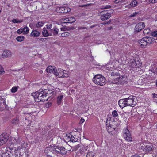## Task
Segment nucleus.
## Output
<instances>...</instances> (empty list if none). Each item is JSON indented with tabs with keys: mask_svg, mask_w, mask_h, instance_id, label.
Returning <instances> with one entry per match:
<instances>
[{
	"mask_svg": "<svg viewBox=\"0 0 157 157\" xmlns=\"http://www.w3.org/2000/svg\"><path fill=\"white\" fill-rule=\"evenodd\" d=\"M67 151V150L64 147L57 146L47 147L44 150V153L48 157H53V155L55 154L63 155H65Z\"/></svg>",
	"mask_w": 157,
	"mask_h": 157,
	"instance_id": "1",
	"label": "nucleus"
},
{
	"mask_svg": "<svg viewBox=\"0 0 157 157\" xmlns=\"http://www.w3.org/2000/svg\"><path fill=\"white\" fill-rule=\"evenodd\" d=\"M50 91L47 89L39 90L35 93H33L32 95L33 96L36 101L39 102L41 101H47L48 98L47 95L51 94Z\"/></svg>",
	"mask_w": 157,
	"mask_h": 157,
	"instance_id": "2",
	"label": "nucleus"
},
{
	"mask_svg": "<svg viewBox=\"0 0 157 157\" xmlns=\"http://www.w3.org/2000/svg\"><path fill=\"white\" fill-rule=\"evenodd\" d=\"M93 82L98 85L102 86L105 84L104 77L100 74L95 75L93 78Z\"/></svg>",
	"mask_w": 157,
	"mask_h": 157,
	"instance_id": "3",
	"label": "nucleus"
},
{
	"mask_svg": "<svg viewBox=\"0 0 157 157\" xmlns=\"http://www.w3.org/2000/svg\"><path fill=\"white\" fill-rule=\"evenodd\" d=\"M155 39L153 37H145L138 41V43L141 47L146 46L147 43H152L155 40Z\"/></svg>",
	"mask_w": 157,
	"mask_h": 157,
	"instance_id": "4",
	"label": "nucleus"
},
{
	"mask_svg": "<svg viewBox=\"0 0 157 157\" xmlns=\"http://www.w3.org/2000/svg\"><path fill=\"white\" fill-rule=\"evenodd\" d=\"M47 29L48 31L52 35L56 36L58 33L59 29H57L54 24H48L46 25Z\"/></svg>",
	"mask_w": 157,
	"mask_h": 157,
	"instance_id": "5",
	"label": "nucleus"
},
{
	"mask_svg": "<svg viewBox=\"0 0 157 157\" xmlns=\"http://www.w3.org/2000/svg\"><path fill=\"white\" fill-rule=\"evenodd\" d=\"M136 98L132 96L125 98L127 106H134L136 104Z\"/></svg>",
	"mask_w": 157,
	"mask_h": 157,
	"instance_id": "6",
	"label": "nucleus"
},
{
	"mask_svg": "<svg viewBox=\"0 0 157 157\" xmlns=\"http://www.w3.org/2000/svg\"><path fill=\"white\" fill-rule=\"evenodd\" d=\"M123 134L124 139L128 142H131L132 138L129 130L126 128H124L123 131Z\"/></svg>",
	"mask_w": 157,
	"mask_h": 157,
	"instance_id": "7",
	"label": "nucleus"
},
{
	"mask_svg": "<svg viewBox=\"0 0 157 157\" xmlns=\"http://www.w3.org/2000/svg\"><path fill=\"white\" fill-rule=\"evenodd\" d=\"M140 63L139 60L136 61L134 59H131L128 63V65L132 68H137L140 66Z\"/></svg>",
	"mask_w": 157,
	"mask_h": 157,
	"instance_id": "8",
	"label": "nucleus"
},
{
	"mask_svg": "<svg viewBox=\"0 0 157 157\" xmlns=\"http://www.w3.org/2000/svg\"><path fill=\"white\" fill-rule=\"evenodd\" d=\"M8 148L10 149L11 150H13L12 148L3 147L0 150V157H10V155L7 152Z\"/></svg>",
	"mask_w": 157,
	"mask_h": 157,
	"instance_id": "9",
	"label": "nucleus"
},
{
	"mask_svg": "<svg viewBox=\"0 0 157 157\" xmlns=\"http://www.w3.org/2000/svg\"><path fill=\"white\" fill-rule=\"evenodd\" d=\"M145 26L144 22H140L137 24L134 28L135 32H138L142 30Z\"/></svg>",
	"mask_w": 157,
	"mask_h": 157,
	"instance_id": "10",
	"label": "nucleus"
},
{
	"mask_svg": "<svg viewBox=\"0 0 157 157\" xmlns=\"http://www.w3.org/2000/svg\"><path fill=\"white\" fill-rule=\"evenodd\" d=\"M106 12L105 11H102L101 12L102 15L101 16L100 18L102 21L106 20L111 16L110 13Z\"/></svg>",
	"mask_w": 157,
	"mask_h": 157,
	"instance_id": "11",
	"label": "nucleus"
},
{
	"mask_svg": "<svg viewBox=\"0 0 157 157\" xmlns=\"http://www.w3.org/2000/svg\"><path fill=\"white\" fill-rule=\"evenodd\" d=\"M152 145L150 144H148L142 147L141 149H142L143 151H145L146 152H148L152 150Z\"/></svg>",
	"mask_w": 157,
	"mask_h": 157,
	"instance_id": "12",
	"label": "nucleus"
},
{
	"mask_svg": "<svg viewBox=\"0 0 157 157\" xmlns=\"http://www.w3.org/2000/svg\"><path fill=\"white\" fill-rule=\"evenodd\" d=\"M12 54L11 51L8 50H4L2 55V57L3 58H6L10 56Z\"/></svg>",
	"mask_w": 157,
	"mask_h": 157,
	"instance_id": "13",
	"label": "nucleus"
},
{
	"mask_svg": "<svg viewBox=\"0 0 157 157\" xmlns=\"http://www.w3.org/2000/svg\"><path fill=\"white\" fill-rule=\"evenodd\" d=\"M57 70L54 66H49L46 68L47 72L49 73H53L55 75V72H56Z\"/></svg>",
	"mask_w": 157,
	"mask_h": 157,
	"instance_id": "14",
	"label": "nucleus"
},
{
	"mask_svg": "<svg viewBox=\"0 0 157 157\" xmlns=\"http://www.w3.org/2000/svg\"><path fill=\"white\" fill-rule=\"evenodd\" d=\"M126 103V102L125 98L124 99H120L119 100L118 102V104L120 107L122 108L127 106V105Z\"/></svg>",
	"mask_w": 157,
	"mask_h": 157,
	"instance_id": "15",
	"label": "nucleus"
},
{
	"mask_svg": "<svg viewBox=\"0 0 157 157\" xmlns=\"http://www.w3.org/2000/svg\"><path fill=\"white\" fill-rule=\"evenodd\" d=\"M8 140V136L5 134H3L0 135V140L4 144Z\"/></svg>",
	"mask_w": 157,
	"mask_h": 157,
	"instance_id": "16",
	"label": "nucleus"
},
{
	"mask_svg": "<svg viewBox=\"0 0 157 157\" xmlns=\"http://www.w3.org/2000/svg\"><path fill=\"white\" fill-rule=\"evenodd\" d=\"M17 138H18V139H16L15 138H13V142H12V140H9L8 142L7 143L8 144V145H11L13 144H19L20 142V140L19 137H18Z\"/></svg>",
	"mask_w": 157,
	"mask_h": 157,
	"instance_id": "17",
	"label": "nucleus"
},
{
	"mask_svg": "<svg viewBox=\"0 0 157 157\" xmlns=\"http://www.w3.org/2000/svg\"><path fill=\"white\" fill-rule=\"evenodd\" d=\"M42 34L44 37H47L52 36L51 33L48 31V30H46L45 28H43L42 31Z\"/></svg>",
	"mask_w": 157,
	"mask_h": 157,
	"instance_id": "18",
	"label": "nucleus"
},
{
	"mask_svg": "<svg viewBox=\"0 0 157 157\" xmlns=\"http://www.w3.org/2000/svg\"><path fill=\"white\" fill-rule=\"evenodd\" d=\"M67 137L70 138V140L72 142H76L78 140V139L76 136H73L69 134L67 135Z\"/></svg>",
	"mask_w": 157,
	"mask_h": 157,
	"instance_id": "19",
	"label": "nucleus"
},
{
	"mask_svg": "<svg viewBox=\"0 0 157 157\" xmlns=\"http://www.w3.org/2000/svg\"><path fill=\"white\" fill-rule=\"evenodd\" d=\"M59 72L56 70V72H55V75L58 76L59 77H62L63 76V71L62 69H60V70H58Z\"/></svg>",
	"mask_w": 157,
	"mask_h": 157,
	"instance_id": "20",
	"label": "nucleus"
},
{
	"mask_svg": "<svg viewBox=\"0 0 157 157\" xmlns=\"http://www.w3.org/2000/svg\"><path fill=\"white\" fill-rule=\"evenodd\" d=\"M40 34L39 32L36 30H33L31 33V36L33 37H38Z\"/></svg>",
	"mask_w": 157,
	"mask_h": 157,
	"instance_id": "21",
	"label": "nucleus"
},
{
	"mask_svg": "<svg viewBox=\"0 0 157 157\" xmlns=\"http://www.w3.org/2000/svg\"><path fill=\"white\" fill-rule=\"evenodd\" d=\"M63 95H59L58 96L57 100V103L58 105H59L62 102V100L63 98Z\"/></svg>",
	"mask_w": 157,
	"mask_h": 157,
	"instance_id": "22",
	"label": "nucleus"
},
{
	"mask_svg": "<svg viewBox=\"0 0 157 157\" xmlns=\"http://www.w3.org/2000/svg\"><path fill=\"white\" fill-rule=\"evenodd\" d=\"M67 18L68 23H71L75 21V19L74 17H67Z\"/></svg>",
	"mask_w": 157,
	"mask_h": 157,
	"instance_id": "23",
	"label": "nucleus"
},
{
	"mask_svg": "<svg viewBox=\"0 0 157 157\" xmlns=\"http://www.w3.org/2000/svg\"><path fill=\"white\" fill-rule=\"evenodd\" d=\"M138 4V1L137 0H132L130 3L131 6L135 7Z\"/></svg>",
	"mask_w": 157,
	"mask_h": 157,
	"instance_id": "24",
	"label": "nucleus"
},
{
	"mask_svg": "<svg viewBox=\"0 0 157 157\" xmlns=\"http://www.w3.org/2000/svg\"><path fill=\"white\" fill-rule=\"evenodd\" d=\"M64 7H58L56 9V11L59 13H63L64 10Z\"/></svg>",
	"mask_w": 157,
	"mask_h": 157,
	"instance_id": "25",
	"label": "nucleus"
},
{
	"mask_svg": "<svg viewBox=\"0 0 157 157\" xmlns=\"http://www.w3.org/2000/svg\"><path fill=\"white\" fill-rule=\"evenodd\" d=\"M25 37L23 36H19L17 37L16 39L17 41L18 42H21L24 40Z\"/></svg>",
	"mask_w": 157,
	"mask_h": 157,
	"instance_id": "26",
	"label": "nucleus"
},
{
	"mask_svg": "<svg viewBox=\"0 0 157 157\" xmlns=\"http://www.w3.org/2000/svg\"><path fill=\"white\" fill-rule=\"evenodd\" d=\"M23 33L24 34H27L29 32V29L27 27H25L23 29Z\"/></svg>",
	"mask_w": 157,
	"mask_h": 157,
	"instance_id": "27",
	"label": "nucleus"
},
{
	"mask_svg": "<svg viewBox=\"0 0 157 157\" xmlns=\"http://www.w3.org/2000/svg\"><path fill=\"white\" fill-rule=\"evenodd\" d=\"M150 32V30L149 29H146L143 31V33L144 35H146L148 34Z\"/></svg>",
	"mask_w": 157,
	"mask_h": 157,
	"instance_id": "28",
	"label": "nucleus"
},
{
	"mask_svg": "<svg viewBox=\"0 0 157 157\" xmlns=\"http://www.w3.org/2000/svg\"><path fill=\"white\" fill-rule=\"evenodd\" d=\"M64 10L63 11V13H66L68 12H69L71 11V9L67 7H64Z\"/></svg>",
	"mask_w": 157,
	"mask_h": 157,
	"instance_id": "29",
	"label": "nucleus"
},
{
	"mask_svg": "<svg viewBox=\"0 0 157 157\" xmlns=\"http://www.w3.org/2000/svg\"><path fill=\"white\" fill-rule=\"evenodd\" d=\"M69 35L70 33L67 32H64L61 34V36L63 37H66L69 36Z\"/></svg>",
	"mask_w": 157,
	"mask_h": 157,
	"instance_id": "30",
	"label": "nucleus"
},
{
	"mask_svg": "<svg viewBox=\"0 0 157 157\" xmlns=\"http://www.w3.org/2000/svg\"><path fill=\"white\" fill-rule=\"evenodd\" d=\"M18 120L17 117L14 118L12 121V124H17L18 122Z\"/></svg>",
	"mask_w": 157,
	"mask_h": 157,
	"instance_id": "31",
	"label": "nucleus"
},
{
	"mask_svg": "<svg viewBox=\"0 0 157 157\" xmlns=\"http://www.w3.org/2000/svg\"><path fill=\"white\" fill-rule=\"evenodd\" d=\"M44 25V23L42 21L39 22L36 24V26L37 28H40L42 27Z\"/></svg>",
	"mask_w": 157,
	"mask_h": 157,
	"instance_id": "32",
	"label": "nucleus"
},
{
	"mask_svg": "<svg viewBox=\"0 0 157 157\" xmlns=\"http://www.w3.org/2000/svg\"><path fill=\"white\" fill-rule=\"evenodd\" d=\"M23 21L22 20H18L17 19H13L12 20V22L14 23H21Z\"/></svg>",
	"mask_w": 157,
	"mask_h": 157,
	"instance_id": "33",
	"label": "nucleus"
},
{
	"mask_svg": "<svg viewBox=\"0 0 157 157\" xmlns=\"http://www.w3.org/2000/svg\"><path fill=\"white\" fill-rule=\"evenodd\" d=\"M94 153L93 152L88 153L86 155V157H94Z\"/></svg>",
	"mask_w": 157,
	"mask_h": 157,
	"instance_id": "34",
	"label": "nucleus"
},
{
	"mask_svg": "<svg viewBox=\"0 0 157 157\" xmlns=\"http://www.w3.org/2000/svg\"><path fill=\"white\" fill-rule=\"evenodd\" d=\"M68 20L67 17L63 18L61 19V22L63 23H68Z\"/></svg>",
	"mask_w": 157,
	"mask_h": 157,
	"instance_id": "35",
	"label": "nucleus"
},
{
	"mask_svg": "<svg viewBox=\"0 0 157 157\" xmlns=\"http://www.w3.org/2000/svg\"><path fill=\"white\" fill-rule=\"evenodd\" d=\"M112 114L113 117H117L118 115L116 110L113 111L112 112Z\"/></svg>",
	"mask_w": 157,
	"mask_h": 157,
	"instance_id": "36",
	"label": "nucleus"
},
{
	"mask_svg": "<svg viewBox=\"0 0 157 157\" xmlns=\"http://www.w3.org/2000/svg\"><path fill=\"white\" fill-rule=\"evenodd\" d=\"M151 35L152 36H157V31H155L152 32L151 33Z\"/></svg>",
	"mask_w": 157,
	"mask_h": 157,
	"instance_id": "37",
	"label": "nucleus"
},
{
	"mask_svg": "<svg viewBox=\"0 0 157 157\" xmlns=\"http://www.w3.org/2000/svg\"><path fill=\"white\" fill-rule=\"evenodd\" d=\"M17 88L16 87H13L11 89V92L12 93H15L17 91Z\"/></svg>",
	"mask_w": 157,
	"mask_h": 157,
	"instance_id": "38",
	"label": "nucleus"
},
{
	"mask_svg": "<svg viewBox=\"0 0 157 157\" xmlns=\"http://www.w3.org/2000/svg\"><path fill=\"white\" fill-rule=\"evenodd\" d=\"M4 73L5 71L2 66L0 65V74H4Z\"/></svg>",
	"mask_w": 157,
	"mask_h": 157,
	"instance_id": "39",
	"label": "nucleus"
},
{
	"mask_svg": "<svg viewBox=\"0 0 157 157\" xmlns=\"http://www.w3.org/2000/svg\"><path fill=\"white\" fill-rule=\"evenodd\" d=\"M68 76V75L67 73V71H64V72L63 71V78L67 77Z\"/></svg>",
	"mask_w": 157,
	"mask_h": 157,
	"instance_id": "40",
	"label": "nucleus"
},
{
	"mask_svg": "<svg viewBox=\"0 0 157 157\" xmlns=\"http://www.w3.org/2000/svg\"><path fill=\"white\" fill-rule=\"evenodd\" d=\"M123 1V0H116L114 1V3L116 4L122 3Z\"/></svg>",
	"mask_w": 157,
	"mask_h": 157,
	"instance_id": "41",
	"label": "nucleus"
},
{
	"mask_svg": "<svg viewBox=\"0 0 157 157\" xmlns=\"http://www.w3.org/2000/svg\"><path fill=\"white\" fill-rule=\"evenodd\" d=\"M23 29H19L17 31V33L19 34H20L23 32Z\"/></svg>",
	"mask_w": 157,
	"mask_h": 157,
	"instance_id": "42",
	"label": "nucleus"
},
{
	"mask_svg": "<svg viewBox=\"0 0 157 157\" xmlns=\"http://www.w3.org/2000/svg\"><path fill=\"white\" fill-rule=\"evenodd\" d=\"M139 14L138 12H135L131 15V17H134L137 15Z\"/></svg>",
	"mask_w": 157,
	"mask_h": 157,
	"instance_id": "43",
	"label": "nucleus"
},
{
	"mask_svg": "<svg viewBox=\"0 0 157 157\" xmlns=\"http://www.w3.org/2000/svg\"><path fill=\"white\" fill-rule=\"evenodd\" d=\"M46 40L47 39L45 38H40L39 39V40L42 42H45Z\"/></svg>",
	"mask_w": 157,
	"mask_h": 157,
	"instance_id": "44",
	"label": "nucleus"
},
{
	"mask_svg": "<svg viewBox=\"0 0 157 157\" xmlns=\"http://www.w3.org/2000/svg\"><path fill=\"white\" fill-rule=\"evenodd\" d=\"M150 3H154L157 2V0H149Z\"/></svg>",
	"mask_w": 157,
	"mask_h": 157,
	"instance_id": "45",
	"label": "nucleus"
},
{
	"mask_svg": "<svg viewBox=\"0 0 157 157\" xmlns=\"http://www.w3.org/2000/svg\"><path fill=\"white\" fill-rule=\"evenodd\" d=\"M122 77H119L116 78V79L117 80H120L121 81V80L123 78H124V76H122Z\"/></svg>",
	"mask_w": 157,
	"mask_h": 157,
	"instance_id": "46",
	"label": "nucleus"
},
{
	"mask_svg": "<svg viewBox=\"0 0 157 157\" xmlns=\"http://www.w3.org/2000/svg\"><path fill=\"white\" fill-rule=\"evenodd\" d=\"M153 96V98H157V94L155 93H152V94Z\"/></svg>",
	"mask_w": 157,
	"mask_h": 157,
	"instance_id": "47",
	"label": "nucleus"
},
{
	"mask_svg": "<svg viewBox=\"0 0 157 157\" xmlns=\"http://www.w3.org/2000/svg\"><path fill=\"white\" fill-rule=\"evenodd\" d=\"M86 28L85 27H80L78 28V29L79 30H82L83 29H86Z\"/></svg>",
	"mask_w": 157,
	"mask_h": 157,
	"instance_id": "48",
	"label": "nucleus"
},
{
	"mask_svg": "<svg viewBox=\"0 0 157 157\" xmlns=\"http://www.w3.org/2000/svg\"><path fill=\"white\" fill-rule=\"evenodd\" d=\"M111 7V6L110 5H106L104 7V9H107L110 8Z\"/></svg>",
	"mask_w": 157,
	"mask_h": 157,
	"instance_id": "49",
	"label": "nucleus"
},
{
	"mask_svg": "<svg viewBox=\"0 0 157 157\" xmlns=\"http://www.w3.org/2000/svg\"><path fill=\"white\" fill-rule=\"evenodd\" d=\"M131 5H130H130H126L125 6V7L126 8H130L131 7Z\"/></svg>",
	"mask_w": 157,
	"mask_h": 157,
	"instance_id": "50",
	"label": "nucleus"
},
{
	"mask_svg": "<svg viewBox=\"0 0 157 157\" xmlns=\"http://www.w3.org/2000/svg\"><path fill=\"white\" fill-rule=\"evenodd\" d=\"M61 30L62 31H65L66 29V28H61Z\"/></svg>",
	"mask_w": 157,
	"mask_h": 157,
	"instance_id": "51",
	"label": "nucleus"
},
{
	"mask_svg": "<svg viewBox=\"0 0 157 157\" xmlns=\"http://www.w3.org/2000/svg\"><path fill=\"white\" fill-rule=\"evenodd\" d=\"M96 25H94L90 26V28H92L93 27H95Z\"/></svg>",
	"mask_w": 157,
	"mask_h": 157,
	"instance_id": "52",
	"label": "nucleus"
},
{
	"mask_svg": "<svg viewBox=\"0 0 157 157\" xmlns=\"http://www.w3.org/2000/svg\"><path fill=\"white\" fill-rule=\"evenodd\" d=\"M85 120L84 119H82L80 121V122H82V123H83L84 122Z\"/></svg>",
	"mask_w": 157,
	"mask_h": 157,
	"instance_id": "53",
	"label": "nucleus"
},
{
	"mask_svg": "<svg viewBox=\"0 0 157 157\" xmlns=\"http://www.w3.org/2000/svg\"><path fill=\"white\" fill-rule=\"evenodd\" d=\"M3 144L2 143L1 141L0 140V146L3 145Z\"/></svg>",
	"mask_w": 157,
	"mask_h": 157,
	"instance_id": "54",
	"label": "nucleus"
},
{
	"mask_svg": "<svg viewBox=\"0 0 157 157\" xmlns=\"http://www.w3.org/2000/svg\"><path fill=\"white\" fill-rule=\"evenodd\" d=\"M110 129L109 128L107 129V131L109 133H111V131L110 130H109Z\"/></svg>",
	"mask_w": 157,
	"mask_h": 157,
	"instance_id": "55",
	"label": "nucleus"
},
{
	"mask_svg": "<svg viewBox=\"0 0 157 157\" xmlns=\"http://www.w3.org/2000/svg\"><path fill=\"white\" fill-rule=\"evenodd\" d=\"M33 25V24L32 23H31L29 24V26L30 27H31Z\"/></svg>",
	"mask_w": 157,
	"mask_h": 157,
	"instance_id": "56",
	"label": "nucleus"
},
{
	"mask_svg": "<svg viewBox=\"0 0 157 157\" xmlns=\"http://www.w3.org/2000/svg\"><path fill=\"white\" fill-rule=\"evenodd\" d=\"M39 72L40 73H42L43 72V71L42 70L40 71Z\"/></svg>",
	"mask_w": 157,
	"mask_h": 157,
	"instance_id": "57",
	"label": "nucleus"
},
{
	"mask_svg": "<svg viewBox=\"0 0 157 157\" xmlns=\"http://www.w3.org/2000/svg\"><path fill=\"white\" fill-rule=\"evenodd\" d=\"M109 23H110V21L109 22ZM108 23L109 24V22H107V24H108ZM107 24V23H103L102 24Z\"/></svg>",
	"mask_w": 157,
	"mask_h": 157,
	"instance_id": "58",
	"label": "nucleus"
},
{
	"mask_svg": "<svg viewBox=\"0 0 157 157\" xmlns=\"http://www.w3.org/2000/svg\"><path fill=\"white\" fill-rule=\"evenodd\" d=\"M156 86H157V81L156 82Z\"/></svg>",
	"mask_w": 157,
	"mask_h": 157,
	"instance_id": "59",
	"label": "nucleus"
},
{
	"mask_svg": "<svg viewBox=\"0 0 157 157\" xmlns=\"http://www.w3.org/2000/svg\"><path fill=\"white\" fill-rule=\"evenodd\" d=\"M156 127L157 128V124L156 125Z\"/></svg>",
	"mask_w": 157,
	"mask_h": 157,
	"instance_id": "60",
	"label": "nucleus"
},
{
	"mask_svg": "<svg viewBox=\"0 0 157 157\" xmlns=\"http://www.w3.org/2000/svg\"><path fill=\"white\" fill-rule=\"evenodd\" d=\"M22 148V146H21V147H20V148Z\"/></svg>",
	"mask_w": 157,
	"mask_h": 157,
	"instance_id": "61",
	"label": "nucleus"
},
{
	"mask_svg": "<svg viewBox=\"0 0 157 157\" xmlns=\"http://www.w3.org/2000/svg\"><path fill=\"white\" fill-rule=\"evenodd\" d=\"M110 129H111V127H110Z\"/></svg>",
	"mask_w": 157,
	"mask_h": 157,
	"instance_id": "62",
	"label": "nucleus"
}]
</instances>
